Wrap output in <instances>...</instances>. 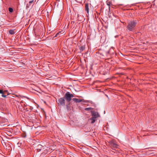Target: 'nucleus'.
I'll use <instances>...</instances> for the list:
<instances>
[{
  "label": "nucleus",
  "instance_id": "nucleus-1",
  "mask_svg": "<svg viewBox=\"0 0 157 157\" xmlns=\"http://www.w3.org/2000/svg\"><path fill=\"white\" fill-rule=\"evenodd\" d=\"M137 24V21L133 20L129 21L128 22L127 29L130 31H132L135 29V27Z\"/></svg>",
  "mask_w": 157,
  "mask_h": 157
},
{
  "label": "nucleus",
  "instance_id": "nucleus-4",
  "mask_svg": "<svg viewBox=\"0 0 157 157\" xmlns=\"http://www.w3.org/2000/svg\"><path fill=\"white\" fill-rule=\"evenodd\" d=\"M59 105L65 106V100L64 97L60 98L58 100V103Z\"/></svg>",
  "mask_w": 157,
  "mask_h": 157
},
{
  "label": "nucleus",
  "instance_id": "nucleus-21",
  "mask_svg": "<svg viewBox=\"0 0 157 157\" xmlns=\"http://www.w3.org/2000/svg\"><path fill=\"white\" fill-rule=\"evenodd\" d=\"M5 91H6L7 92V91L6 90H5Z\"/></svg>",
  "mask_w": 157,
  "mask_h": 157
},
{
  "label": "nucleus",
  "instance_id": "nucleus-11",
  "mask_svg": "<svg viewBox=\"0 0 157 157\" xmlns=\"http://www.w3.org/2000/svg\"><path fill=\"white\" fill-rule=\"evenodd\" d=\"M90 120L91 121V123H94V122L95 121L96 118L95 117H92Z\"/></svg>",
  "mask_w": 157,
  "mask_h": 157
},
{
  "label": "nucleus",
  "instance_id": "nucleus-10",
  "mask_svg": "<svg viewBox=\"0 0 157 157\" xmlns=\"http://www.w3.org/2000/svg\"><path fill=\"white\" fill-rule=\"evenodd\" d=\"M70 105H71V103L70 102H67L66 105H65L66 106V108L68 110L70 109Z\"/></svg>",
  "mask_w": 157,
  "mask_h": 157
},
{
  "label": "nucleus",
  "instance_id": "nucleus-15",
  "mask_svg": "<svg viewBox=\"0 0 157 157\" xmlns=\"http://www.w3.org/2000/svg\"><path fill=\"white\" fill-rule=\"evenodd\" d=\"M107 4L108 6H109V8H110V6L111 3L107 1Z\"/></svg>",
  "mask_w": 157,
  "mask_h": 157
},
{
  "label": "nucleus",
  "instance_id": "nucleus-12",
  "mask_svg": "<svg viewBox=\"0 0 157 157\" xmlns=\"http://www.w3.org/2000/svg\"><path fill=\"white\" fill-rule=\"evenodd\" d=\"M9 33L10 34L12 35L13 34L15 33L14 30L12 29L9 30Z\"/></svg>",
  "mask_w": 157,
  "mask_h": 157
},
{
  "label": "nucleus",
  "instance_id": "nucleus-6",
  "mask_svg": "<svg viewBox=\"0 0 157 157\" xmlns=\"http://www.w3.org/2000/svg\"><path fill=\"white\" fill-rule=\"evenodd\" d=\"M78 47L80 52L83 51L85 49V44L81 45L80 46H79Z\"/></svg>",
  "mask_w": 157,
  "mask_h": 157
},
{
  "label": "nucleus",
  "instance_id": "nucleus-2",
  "mask_svg": "<svg viewBox=\"0 0 157 157\" xmlns=\"http://www.w3.org/2000/svg\"><path fill=\"white\" fill-rule=\"evenodd\" d=\"M74 95L69 92H67L65 94L64 98L65 99L67 102H69L71 100V98L74 97Z\"/></svg>",
  "mask_w": 157,
  "mask_h": 157
},
{
  "label": "nucleus",
  "instance_id": "nucleus-7",
  "mask_svg": "<svg viewBox=\"0 0 157 157\" xmlns=\"http://www.w3.org/2000/svg\"><path fill=\"white\" fill-rule=\"evenodd\" d=\"M72 100L76 103H79L82 101V100L76 98H73Z\"/></svg>",
  "mask_w": 157,
  "mask_h": 157
},
{
  "label": "nucleus",
  "instance_id": "nucleus-3",
  "mask_svg": "<svg viewBox=\"0 0 157 157\" xmlns=\"http://www.w3.org/2000/svg\"><path fill=\"white\" fill-rule=\"evenodd\" d=\"M109 145L113 149L115 150V149L118 147V146L117 144L113 140H110L109 142Z\"/></svg>",
  "mask_w": 157,
  "mask_h": 157
},
{
  "label": "nucleus",
  "instance_id": "nucleus-9",
  "mask_svg": "<svg viewBox=\"0 0 157 157\" xmlns=\"http://www.w3.org/2000/svg\"><path fill=\"white\" fill-rule=\"evenodd\" d=\"M42 146L40 144H38L37 146V150L38 152L40 151L42 148Z\"/></svg>",
  "mask_w": 157,
  "mask_h": 157
},
{
  "label": "nucleus",
  "instance_id": "nucleus-18",
  "mask_svg": "<svg viewBox=\"0 0 157 157\" xmlns=\"http://www.w3.org/2000/svg\"><path fill=\"white\" fill-rule=\"evenodd\" d=\"M2 96L3 97H4V98H6V95H4V93H3V94H2Z\"/></svg>",
  "mask_w": 157,
  "mask_h": 157
},
{
  "label": "nucleus",
  "instance_id": "nucleus-17",
  "mask_svg": "<svg viewBox=\"0 0 157 157\" xmlns=\"http://www.w3.org/2000/svg\"><path fill=\"white\" fill-rule=\"evenodd\" d=\"M4 93V92L2 90H0V94H2Z\"/></svg>",
  "mask_w": 157,
  "mask_h": 157
},
{
  "label": "nucleus",
  "instance_id": "nucleus-5",
  "mask_svg": "<svg viewBox=\"0 0 157 157\" xmlns=\"http://www.w3.org/2000/svg\"><path fill=\"white\" fill-rule=\"evenodd\" d=\"M91 115L92 117L97 118L98 117H99V115L98 113L94 111H92L91 112Z\"/></svg>",
  "mask_w": 157,
  "mask_h": 157
},
{
  "label": "nucleus",
  "instance_id": "nucleus-19",
  "mask_svg": "<svg viewBox=\"0 0 157 157\" xmlns=\"http://www.w3.org/2000/svg\"><path fill=\"white\" fill-rule=\"evenodd\" d=\"M59 34V33H57L55 35V36L54 37H57L58 36V35Z\"/></svg>",
  "mask_w": 157,
  "mask_h": 157
},
{
  "label": "nucleus",
  "instance_id": "nucleus-20",
  "mask_svg": "<svg viewBox=\"0 0 157 157\" xmlns=\"http://www.w3.org/2000/svg\"><path fill=\"white\" fill-rule=\"evenodd\" d=\"M106 97H108V96L107 95H106Z\"/></svg>",
  "mask_w": 157,
  "mask_h": 157
},
{
  "label": "nucleus",
  "instance_id": "nucleus-8",
  "mask_svg": "<svg viewBox=\"0 0 157 157\" xmlns=\"http://www.w3.org/2000/svg\"><path fill=\"white\" fill-rule=\"evenodd\" d=\"M89 7L88 4L87 3L85 4V10L87 12V13H89Z\"/></svg>",
  "mask_w": 157,
  "mask_h": 157
},
{
  "label": "nucleus",
  "instance_id": "nucleus-16",
  "mask_svg": "<svg viewBox=\"0 0 157 157\" xmlns=\"http://www.w3.org/2000/svg\"><path fill=\"white\" fill-rule=\"evenodd\" d=\"M33 0L30 1L29 3V5H30L33 2Z\"/></svg>",
  "mask_w": 157,
  "mask_h": 157
},
{
  "label": "nucleus",
  "instance_id": "nucleus-14",
  "mask_svg": "<svg viewBox=\"0 0 157 157\" xmlns=\"http://www.w3.org/2000/svg\"><path fill=\"white\" fill-rule=\"evenodd\" d=\"M9 11L10 12H12L13 11V9L11 8H9Z\"/></svg>",
  "mask_w": 157,
  "mask_h": 157
},
{
  "label": "nucleus",
  "instance_id": "nucleus-13",
  "mask_svg": "<svg viewBox=\"0 0 157 157\" xmlns=\"http://www.w3.org/2000/svg\"><path fill=\"white\" fill-rule=\"evenodd\" d=\"M92 109V108L91 107L90 108H85V110L86 111H90L91 110V109Z\"/></svg>",
  "mask_w": 157,
  "mask_h": 157
}]
</instances>
